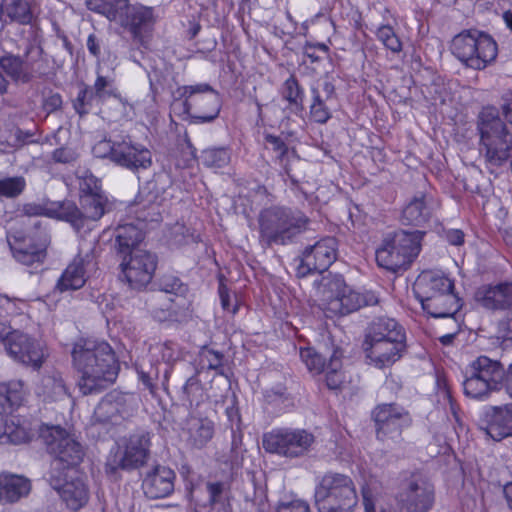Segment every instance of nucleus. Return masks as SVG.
Segmentation results:
<instances>
[{
    "mask_svg": "<svg viewBox=\"0 0 512 512\" xmlns=\"http://www.w3.org/2000/svg\"><path fill=\"white\" fill-rule=\"evenodd\" d=\"M450 50L465 67L474 70H484L498 55V45L494 38L477 29L463 30L455 35Z\"/></svg>",
    "mask_w": 512,
    "mask_h": 512,
    "instance_id": "8",
    "label": "nucleus"
},
{
    "mask_svg": "<svg viewBox=\"0 0 512 512\" xmlns=\"http://www.w3.org/2000/svg\"><path fill=\"white\" fill-rule=\"evenodd\" d=\"M342 349L337 347L329 358L327 369L325 370V383L329 390H341L345 382V375L342 372Z\"/></svg>",
    "mask_w": 512,
    "mask_h": 512,
    "instance_id": "46",
    "label": "nucleus"
},
{
    "mask_svg": "<svg viewBox=\"0 0 512 512\" xmlns=\"http://www.w3.org/2000/svg\"><path fill=\"white\" fill-rule=\"evenodd\" d=\"M78 157L76 150L67 146L59 147L51 154L53 162L58 164H73Z\"/></svg>",
    "mask_w": 512,
    "mask_h": 512,
    "instance_id": "64",
    "label": "nucleus"
},
{
    "mask_svg": "<svg viewBox=\"0 0 512 512\" xmlns=\"http://www.w3.org/2000/svg\"><path fill=\"white\" fill-rule=\"evenodd\" d=\"M26 181L22 176L0 179V196L16 198L25 190Z\"/></svg>",
    "mask_w": 512,
    "mask_h": 512,
    "instance_id": "58",
    "label": "nucleus"
},
{
    "mask_svg": "<svg viewBox=\"0 0 512 512\" xmlns=\"http://www.w3.org/2000/svg\"><path fill=\"white\" fill-rule=\"evenodd\" d=\"M115 248L122 257L128 256L144 239V232L141 227L133 223L119 224L114 231Z\"/></svg>",
    "mask_w": 512,
    "mask_h": 512,
    "instance_id": "36",
    "label": "nucleus"
},
{
    "mask_svg": "<svg viewBox=\"0 0 512 512\" xmlns=\"http://www.w3.org/2000/svg\"><path fill=\"white\" fill-rule=\"evenodd\" d=\"M280 95L288 103V107L295 113L303 112L305 90L294 74H291L281 85Z\"/></svg>",
    "mask_w": 512,
    "mask_h": 512,
    "instance_id": "42",
    "label": "nucleus"
},
{
    "mask_svg": "<svg viewBox=\"0 0 512 512\" xmlns=\"http://www.w3.org/2000/svg\"><path fill=\"white\" fill-rule=\"evenodd\" d=\"M225 355L223 352L203 346L199 351V368L198 370H214L217 375L229 378L225 370Z\"/></svg>",
    "mask_w": 512,
    "mask_h": 512,
    "instance_id": "47",
    "label": "nucleus"
},
{
    "mask_svg": "<svg viewBox=\"0 0 512 512\" xmlns=\"http://www.w3.org/2000/svg\"><path fill=\"white\" fill-rule=\"evenodd\" d=\"M103 104L100 99L90 89V85L82 84L76 98L72 101L75 112L82 118L94 109V107Z\"/></svg>",
    "mask_w": 512,
    "mask_h": 512,
    "instance_id": "50",
    "label": "nucleus"
},
{
    "mask_svg": "<svg viewBox=\"0 0 512 512\" xmlns=\"http://www.w3.org/2000/svg\"><path fill=\"white\" fill-rule=\"evenodd\" d=\"M83 450H53L49 482L58 491L66 506L78 511L89 500V490L81 477H74L76 466L82 460Z\"/></svg>",
    "mask_w": 512,
    "mask_h": 512,
    "instance_id": "5",
    "label": "nucleus"
},
{
    "mask_svg": "<svg viewBox=\"0 0 512 512\" xmlns=\"http://www.w3.org/2000/svg\"><path fill=\"white\" fill-rule=\"evenodd\" d=\"M117 22L131 34L138 48H147L156 23L155 9L142 4H128Z\"/></svg>",
    "mask_w": 512,
    "mask_h": 512,
    "instance_id": "17",
    "label": "nucleus"
},
{
    "mask_svg": "<svg viewBox=\"0 0 512 512\" xmlns=\"http://www.w3.org/2000/svg\"><path fill=\"white\" fill-rule=\"evenodd\" d=\"M420 303L423 310L434 318H454L462 306L461 299L454 289Z\"/></svg>",
    "mask_w": 512,
    "mask_h": 512,
    "instance_id": "33",
    "label": "nucleus"
},
{
    "mask_svg": "<svg viewBox=\"0 0 512 512\" xmlns=\"http://www.w3.org/2000/svg\"><path fill=\"white\" fill-rule=\"evenodd\" d=\"M36 442L46 448H81L75 428L67 422H41L36 428Z\"/></svg>",
    "mask_w": 512,
    "mask_h": 512,
    "instance_id": "21",
    "label": "nucleus"
},
{
    "mask_svg": "<svg viewBox=\"0 0 512 512\" xmlns=\"http://www.w3.org/2000/svg\"><path fill=\"white\" fill-rule=\"evenodd\" d=\"M314 498L319 512H352L358 503L351 477L336 472H328L318 480Z\"/></svg>",
    "mask_w": 512,
    "mask_h": 512,
    "instance_id": "9",
    "label": "nucleus"
},
{
    "mask_svg": "<svg viewBox=\"0 0 512 512\" xmlns=\"http://www.w3.org/2000/svg\"><path fill=\"white\" fill-rule=\"evenodd\" d=\"M80 205L81 209L76 206L78 215H75V221H67L78 232L84 228L88 220L97 221L107 212L108 200L103 193L80 196Z\"/></svg>",
    "mask_w": 512,
    "mask_h": 512,
    "instance_id": "32",
    "label": "nucleus"
},
{
    "mask_svg": "<svg viewBox=\"0 0 512 512\" xmlns=\"http://www.w3.org/2000/svg\"><path fill=\"white\" fill-rule=\"evenodd\" d=\"M138 380L144 388L154 395L157 391V383L160 377V362L148 359L135 364Z\"/></svg>",
    "mask_w": 512,
    "mask_h": 512,
    "instance_id": "45",
    "label": "nucleus"
},
{
    "mask_svg": "<svg viewBox=\"0 0 512 512\" xmlns=\"http://www.w3.org/2000/svg\"><path fill=\"white\" fill-rule=\"evenodd\" d=\"M338 246V240L328 236L305 247L294 260L297 277L304 278L316 272H325L337 260Z\"/></svg>",
    "mask_w": 512,
    "mask_h": 512,
    "instance_id": "14",
    "label": "nucleus"
},
{
    "mask_svg": "<svg viewBox=\"0 0 512 512\" xmlns=\"http://www.w3.org/2000/svg\"><path fill=\"white\" fill-rule=\"evenodd\" d=\"M136 410L137 405L132 395L111 392L96 406L94 418L99 423L117 425L132 417Z\"/></svg>",
    "mask_w": 512,
    "mask_h": 512,
    "instance_id": "19",
    "label": "nucleus"
},
{
    "mask_svg": "<svg viewBox=\"0 0 512 512\" xmlns=\"http://www.w3.org/2000/svg\"><path fill=\"white\" fill-rule=\"evenodd\" d=\"M175 480L174 470L158 464L145 474L142 480V490L150 499L165 498L173 493Z\"/></svg>",
    "mask_w": 512,
    "mask_h": 512,
    "instance_id": "24",
    "label": "nucleus"
},
{
    "mask_svg": "<svg viewBox=\"0 0 512 512\" xmlns=\"http://www.w3.org/2000/svg\"><path fill=\"white\" fill-rule=\"evenodd\" d=\"M80 196H92L102 194L101 182L91 172H85L79 182Z\"/></svg>",
    "mask_w": 512,
    "mask_h": 512,
    "instance_id": "60",
    "label": "nucleus"
},
{
    "mask_svg": "<svg viewBox=\"0 0 512 512\" xmlns=\"http://www.w3.org/2000/svg\"><path fill=\"white\" fill-rule=\"evenodd\" d=\"M264 140L267 147H270L277 154L276 158L282 161L288 153V146L284 139L280 136L266 133L264 134Z\"/></svg>",
    "mask_w": 512,
    "mask_h": 512,
    "instance_id": "63",
    "label": "nucleus"
},
{
    "mask_svg": "<svg viewBox=\"0 0 512 512\" xmlns=\"http://www.w3.org/2000/svg\"><path fill=\"white\" fill-rule=\"evenodd\" d=\"M36 441V431L28 432L20 425H6L4 433L0 435V444L21 445Z\"/></svg>",
    "mask_w": 512,
    "mask_h": 512,
    "instance_id": "54",
    "label": "nucleus"
},
{
    "mask_svg": "<svg viewBox=\"0 0 512 512\" xmlns=\"http://www.w3.org/2000/svg\"><path fill=\"white\" fill-rule=\"evenodd\" d=\"M5 350L15 362L33 370H39L45 360L42 344L19 330H14L7 338Z\"/></svg>",
    "mask_w": 512,
    "mask_h": 512,
    "instance_id": "18",
    "label": "nucleus"
},
{
    "mask_svg": "<svg viewBox=\"0 0 512 512\" xmlns=\"http://www.w3.org/2000/svg\"><path fill=\"white\" fill-rule=\"evenodd\" d=\"M118 145H120V141L105 138L95 143L92 147V153L97 158L109 159L115 164V155L118 152Z\"/></svg>",
    "mask_w": 512,
    "mask_h": 512,
    "instance_id": "59",
    "label": "nucleus"
},
{
    "mask_svg": "<svg viewBox=\"0 0 512 512\" xmlns=\"http://www.w3.org/2000/svg\"><path fill=\"white\" fill-rule=\"evenodd\" d=\"M151 437V432L144 429H137L129 435L125 448H149L152 444Z\"/></svg>",
    "mask_w": 512,
    "mask_h": 512,
    "instance_id": "61",
    "label": "nucleus"
},
{
    "mask_svg": "<svg viewBox=\"0 0 512 512\" xmlns=\"http://www.w3.org/2000/svg\"><path fill=\"white\" fill-rule=\"evenodd\" d=\"M31 491V482L28 478L3 472L0 473V502L16 503L27 497Z\"/></svg>",
    "mask_w": 512,
    "mask_h": 512,
    "instance_id": "34",
    "label": "nucleus"
},
{
    "mask_svg": "<svg viewBox=\"0 0 512 512\" xmlns=\"http://www.w3.org/2000/svg\"><path fill=\"white\" fill-rule=\"evenodd\" d=\"M479 133V153L487 167L498 168L504 165L512 153V133L499 116L495 107H484L477 119Z\"/></svg>",
    "mask_w": 512,
    "mask_h": 512,
    "instance_id": "6",
    "label": "nucleus"
},
{
    "mask_svg": "<svg viewBox=\"0 0 512 512\" xmlns=\"http://www.w3.org/2000/svg\"><path fill=\"white\" fill-rule=\"evenodd\" d=\"M370 31L376 34L377 39L393 53H399L402 51V42L394 28L389 24L375 25L371 23L369 27Z\"/></svg>",
    "mask_w": 512,
    "mask_h": 512,
    "instance_id": "51",
    "label": "nucleus"
},
{
    "mask_svg": "<svg viewBox=\"0 0 512 512\" xmlns=\"http://www.w3.org/2000/svg\"><path fill=\"white\" fill-rule=\"evenodd\" d=\"M155 181H148L139 189L134 200L136 218L140 222H158L161 219L157 203L159 192L155 191Z\"/></svg>",
    "mask_w": 512,
    "mask_h": 512,
    "instance_id": "29",
    "label": "nucleus"
},
{
    "mask_svg": "<svg viewBox=\"0 0 512 512\" xmlns=\"http://www.w3.org/2000/svg\"><path fill=\"white\" fill-rule=\"evenodd\" d=\"M397 500L402 512H429L435 503L434 485L425 475L413 473L404 482Z\"/></svg>",
    "mask_w": 512,
    "mask_h": 512,
    "instance_id": "15",
    "label": "nucleus"
},
{
    "mask_svg": "<svg viewBox=\"0 0 512 512\" xmlns=\"http://www.w3.org/2000/svg\"><path fill=\"white\" fill-rule=\"evenodd\" d=\"M24 382L13 380L0 383V416L11 415L24 399Z\"/></svg>",
    "mask_w": 512,
    "mask_h": 512,
    "instance_id": "40",
    "label": "nucleus"
},
{
    "mask_svg": "<svg viewBox=\"0 0 512 512\" xmlns=\"http://www.w3.org/2000/svg\"><path fill=\"white\" fill-rule=\"evenodd\" d=\"M159 353L162 361L167 365L163 373L162 381L163 387L166 388L172 372V366L181 356L180 347L178 343L167 340L159 346Z\"/></svg>",
    "mask_w": 512,
    "mask_h": 512,
    "instance_id": "53",
    "label": "nucleus"
},
{
    "mask_svg": "<svg viewBox=\"0 0 512 512\" xmlns=\"http://www.w3.org/2000/svg\"><path fill=\"white\" fill-rule=\"evenodd\" d=\"M362 348L370 365L391 367L407 353L406 330L395 318L375 317L365 329Z\"/></svg>",
    "mask_w": 512,
    "mask_h": 512,
    "instance_id": "2",
    "label": "nucleus"
},
{
    "mask_svg": "<svg viewBox=\"0 0 512 512\" xmlns=\"http://www.w3.org/2000/svg\"><path fill=\"white\" fill-rule=\"evenodd\" d=\"M309 223L308 216L299 209L271 206L259 213V237L269 247L291 245L308 230Z\"/></svg>",
    "mask_w": 512,
    "mask_h": 512,
    "instance_id": "4",
    "label": "nucleus"
},
{
    "mask_svg": "<svg viewBox=\"0 0 512 512\" xmlns=\"http://www.w3.org/2000/svg\"><path fill=\"white\" fill-rule=\"evenodd\" d=\"M376 437L381 442H397L402 432L412 425L410 412L398 403H381L371 411Z\"/></svg>",
    "mask_w": 512,
    "mask_h": 512,
    "instance_id": "13",
    "label": "nucleus"
},
{
    "mask_svg": "<svg viewBox=\"0 0 512 512\" xmlns=\"http://www.w3.org/2000/svg\"><path fill=\"white\" fill-rule=\"evenodd\" d=\"M200 370L195 369L194 373L187 378L181 387L179 399L186 406L190 413L196 410L209 400V394L204 384L199 378Z\"/></svg>",
    "mask_w": 512,
    "mask_h": 512,
    "instance_id": "35",
    "label": "nucleus"
},
{
    "mask_svg": "<svg viewBox=\"0 0 512 512\" xmlns=\"http://www.w3.org/2000/svg\"><path fill=\"white\" fill-rule=\"evenodd\" d=\"M451 289H454V283L449 278L433 271H423L414 283L413 293L415 298L421 302L449 292Z\"/></svg>",
    "mask_w": 512,
    "mask_h": 512,
    "instance_id": "28",
    "label": "nucleus"
},
{
    "mask_svg": "<svg viewBox=\"0 0 512 512\" xmlns=\"http://www.w3.org/2000/svg\"><path fill=\"white\" fill-rule=\"evenodd\" d=\"M90 89L93 91L95 96L98 97V99L101 100L102 103H104L108 98H115L119 100L120 104L123 106V108L126 110L127 107L129 109H132V105L127 102L126 99H124L121 96V93L116 85L115 76L112 74L103 75L101 73V66L100 64L96 67V79L92 86H90Z\"/></svg>",
    "mask_w": 512,
    "mask_h": 512,
    "instance_id": "37",
    "label": "nucleus"
},
{
    "mask_svg": "<svg viewBox=\"0 0 512 512\" xmlns=\"http://www.w3.org/2000/svg\"><path fill=\"white\" fill-rule=\"evenodd\" d=\"M300 358L307 369L313 374H321L327 369L326 358L316 352L313 348H301Z\"/></svg>",
    "mask_w": 512,
    "mask_h": 512,
    "instance_id": "56",
    "label": "nucleus"
},
{
    "mask_svg": "<svg viewBox=\"0 0 512 512\" xmlns=\"http://www.w3.org/2000/svg\"><path fill=\"white\" fill-rule=\"evenodd\" d=\"M38 393L45 401L55 402L64 399L69 392L61 373L53 371L43 375Z\"/></svg>",
    "mask_w": 512,
    "mask_h": 512,
    "instance_id": "41",
    "label": "nucleus"
},
{
    "mask_svg": "<svg viewBox=\"0 0 512 512\" xmlns=\"http://www.w3.org/2000/svg\"><path fill=\"white\" fill-rule=\"evenodd\" d=\"M146 305L152 317L159 321H174L178 316V305L165 293H153L146 299Z\"/></svg>",
    "mask_w": 512,
    "mask_h": 512,
    "instance_id": "38",
    "label": "nucleus"
},
{
    "mask_svg": "<svg viewBox=\"0 0 512 512\" xmlns=\"http://www.w3.org/2000/svg\"><path fill=\"white\" fill-rule=\"evenodd\" d=\"M158 264L156 254L147 250H134L122 257L120 279L134 290L145 288L152 280Z\"/></svg>",
    "mask_w": 512,
    "mask_h": 512,
    "instance_id": "16",
    "label": "nucleus"
},
{
    "mask_svg": "<svg viewBox=\"0 0 512 512\" xmlns=\"http://www.w3.org/2000/svg\"><path fill=\"white\" fill-rule=\"evenodd\" d=\"M95 268L96 262L92 252L76 255L58 279L56 289L65 292L82 288L85 285L87 274Z\"/></svg>",
    "mask_w": 512,
    "mask_h": 512,
    "instance_id": "23",
    "label": "nucleus"
},
{
    "mask_svg": "<svg viewBox=\"0 0 512 512\" xmlns=\"http://www.w3.org/2000/svg\"><path fill=\"white\" fill-rule=\"evenodd\" d=\"M321 296V309L327 318L343 317L363 307L378 304L373 291H358L350 287L342 274L327 273L318 283Z\"/></svg>",
    "mask_w": 512,
    "mask_h": 512,
    "instance_id": "3",
    "label": "nucleus"
},
{
    "mask_svg": "<svg viewBox=\"0 0 512 512\" xmlns=\"http://www.w3.org/2000/svg\"><path fill=\"white\" fill-rule=\"evenodd\" d=\"M0 67L15 82L28 83L33 77L27 63L20 56L5 54L0 57Z\"/></svg>",
    "mask_w": 512,
    "mask_h": 512,
    "instance_id": "43",
    "label": "nucleus"
},
{
    "mask_svg": "<svg viewBox=\"0 0 512 512\" xmlns=\"http://www.w3.org/2000/svg\"><path fill=\"white\" fill-rule=\"evenodd\" d=\"M72 359L81 374L78 386L84 395L103 391L118 376L119 364L107 342L81 339L74 344Z\"/></svg>",
    "mask_w": 512,
    "mask_h": 512,
    "instance_id": "1",
    "label": "nucleus"
},
{
    "mask_svg": "<svg viewBox=\"0 0 512 512\" xmlns=\"http://www.w3.org/2000/svg\"><path fill=\"white\" fill-rule=\"evenodd\" d=\"M424 232L399 230L384 238L376 250L379 267L391 272L406 270L421 251Z\"/></svg>",
    "mask_w": 512,
    "mask_h": 512,
    "instance_id": "10",
    "label": "nucleus"
},
{
    "mask_svg": "<svg viewBox=\"0 0 512 512\" xmlns=\"http://www.w3.org/2000/svg\"><path fill=\"white\" fill-rule=\"evenodd\" d=\"M225 414L230 428L240 430L241 414L238 407V397L234 392L231 394L230 405L226 407Z\"/></svg>",
    "mask_w": 512,
    "mask_h": 512,
    "instance_id": "62",
    "label": "nucleus"
},
{
    "mask_svg": "<svg viewBox=\"0 0 512 512\" xmlns=\"http://www.w3.org/2000/svg\"><path fill=\"white\" fill-rule=\"evenodd\" d=\"M314 441V435L305 429L278 427L263 435V448H309Z\"/></svg>",
    "mask_w": 512,
    "mask_h": 512,
    "instance_id": "25",
    "label": "nucleus"
},
{
    "mask_svg": "<svg viewBox=\"0 0 512 512\" xmlns=\"http://www.w3.org/2000/svg\"><path fill=\"white\" fill-rule=\"evenodd\" d=\"M157 285L159 288L157 293H165L167 296L185 297L188 292V285L173 274L162 275Z\"/></svg>",
    "mask_w": 512,
    "mask_h": 512,
    "instance_id": "55",
    "label": "nucleus"
},
{
    "mask_svg": "<svg viewBox=\"0 0 512 512\" xmlns=\"http://www.w3.org/2000/svg\"><path fill=\"white\" fill-rule=\"evenodd\" d=\"M474 300L486 311L504 312L512 310V281L483 284L476 289Z\"/></svg>",
    "mask_w": 512,
    "mask_h": 512,
    "instance_id": "20",
    "label": "nucleus"
},
{
    "mask_svg": "<svg viewBox=\"0 0 512 512\" xmlns=\"http://www.w3.org/2000/svg\"><path fill=\"white\" fill-rule=\"evenodd\" d=\"M232 150L229 146H212L201 151V163L210 169H222L231 162Z\"/></svg>",
    "mask_w": 512,
    "mask_h": 512,
    "instance_id": "48",
    "label": "nucleus"
},
{
    "mask_svg": "<svg viewBox=\"0 0 512 512\" xmlns=\"http://www.w3.org/2000/svg\"><path fill=\"white\" fill-rule=\"evenodd\" d=\"M129 4V0H86L90 11L106 16L110 21L117 22Z\"/></svg>",
    "mask_w": 512,
    "mask_h": 512,
    "instance_id": "49",
    "label": "nucleus"
},
{
    "mask_svg": "<svg viewBox=\"0 0 512 512\" xmlns=\"http://www.w3.org/2000/svg\"><path fill=\"white\" fill-rule=\"evenodd\" d=\"M486 434L494 441L512 437V404L490 407L486 413Z\"/></svg>",
    "mask_w": 512,
    "mask_h": 512,
    "instance_id": "31",
    "label": "nucleus"
},
{
    "mask_svg": "<svg viewBox=\"0 0 512 512\" xmlns=\"http://www.w3.org/2000/svg\"><path fill=\"white\" fill-rule=\"evenodd\" d=\"M5 14L21 25L31 24L33 20L31 5L27 0H11L5 7Z\"/></svg>",
    "mask_w": 512,
    "mask_h": 512,
    "instance_id": "52",
    "label": "nucleus"
},
{
    "mask_svg": "<svg viewBox=\"0 0 512 512\" xmlns=\"http://www.w3.org/2000/svg\"><path fill=\"white\" fill-rule=\"evenodd\" d=\"M274 512H310V506L307 501L295 496H283L275 504Z\"/></svg>",
    "mask_w": 512,
    "mask_h": 512,
    "instance_id": "57",
    "label": "nucleus"
},
{
    "mask_svg": "<svg viewBox=\"0 0 512 512\" xmlns=\"http://www.w3.org/2000/svg\"><path fill=\"white\" fill-rule=\"evenodd\" d=\"M7 241L16 262L37 269L45 262L51 235L47 223L34 220L25 233L9 234Z\"/></svg>",
    "mask_w": 512,
    "mask_h": 512,
    "instance_id": "12",
    "label": "nucleus"
},
{
    "mask_svg": "<svg viewBox=\"0 0 512 512\" xmlns=\"http://www.w3.org/2000/svg\"><path fill=\"white\" fill-rule=\"evenodd\" d=\"M432 216V198L420 192L414 195L404 206L401 213V222L404 225L423 227Z\"/></svg>",
    "mask_w": 512,
    "mask_h": 512,
    "instance_id": "30",
    "label": "nucleus"
},
{
    "mask_svg": "<svg viewBox=\"0 0 512 512\" xmlns=\"http://www.w3.org/2000/svg\"><path fill=\"white\" fill-rule=\"evenodd\" d=\"M173 105H181V114L192 124L215 121L222 108L220 93L208 83L179 86L173 92Z\"/></svg>",
    "mask_w": 512,
    "mask_h": 512,
    "instance_id": "7",
    "label": "nucleus"
},
{
    "mask_svg": "<svg viewBox=\"0 0 512 512\" xmlns=\"http://www.w3.org/2000/svg\"><path fill=\"white\" fill-rule=\"evenodd\" d=\"M186 425L189 439L196 448L206 445L214 436L215 424L207 417H196L195 413H189Z\"/></svg>",
    "mask_w": 512,
    "mask_h": 512,
    "instance_id": "39",
    "label": "nucleus"
},
{
    "mask_svg": "<svg viewBox=\"0 0 512 512\" xmlns=\"http://www.w3.org/2000/svg\"><path fill=\"white\" fill-rule=\"evenodd\" d=\"M115 155V165L135 174L148 170L152 166V153L144 145L134 143L131 139L120 140Z\"/></svg>",
    "mask_w": 512,
    "mask_h": 512,
    "instance_id": "22",
    "label": "nucleus"
},
{
    "mask_svg": "<svg viewBox=\"0 0 512 512\" xmlns=\"http://www.w3.org/2000/svg\"><path fill=\"white\" fill-rule=\"evenodd\" d=\"M504 366L499 360L480 355L465 368L463 391L472 399L485 400L503 389Z\"/></svg>",
    "mask_w": 512,
    "mask_h": 512,
    "instance_id": "11",
    "label": "nucleus"
},
{
    "mask_svg": "<svg viewBox=\"0 0 512 512\" xmlns=\"http://www.w3.org/2000/svg\"><path fill=\"white\" fill-rule=\"evenodd\" d=\"M149 458V450H111L106 459L105 472L114 475L120 470L138 469L147 464Z\"/></svg>",
    "mask_w": 512,
    "mask_h": 512,
    "instance_id": "27",
    "label": "nucleus"
},
{
    "mask_svg": "<svg viewBox=\"0 0 512 512\" xmlns=\"http://www.w3.org/2000/svg\"><path fill=\"white\" fill-rule=\"evenodd\" d=\"M310 95L309 114L311 120L317 124H326L332 118V112L328 106L330 99L323 97L318 83L310 86Z\"/></svg>",
    "mask_w": 512,
    "mask_h": 512,
    "instance_id": "44",
    "label": "nucleus"
},
{
    "mask_svg": "<svg viewBox=\"0 0 512 512\" xmlns=\"http://www.w3.org/2000/svg\"><path fill=\"white\" fill-rule=\"evenodd\" d=\"M22 212L28 217L45 216L63 221H75L78 215L76 204L71 201H51L44 199L41 202L25 203Z\"/></svg>",
    "mask_w": 512,
    "mask_h": 512,
    "instance_id": "26",
    "label": "nucleus"
}]
</instances>
